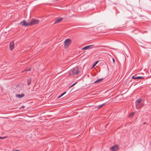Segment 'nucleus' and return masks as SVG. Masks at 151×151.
<instances>
[{
	"mask_svg": "<svg viewBox=\"0 0 151 151\" xmlns=\"http://www.w3.org/2000/svg\"><path fill=\"white\" fill-rule=\"evenodd\" d=\"M79 73V69L77 67H75L69 71L68 74L69 76H71L75 75H77Z\"/></svg>",
	"mask_w": 151,
	"mask_h": 151,
	"instance_id": "nucleus-1",
	"label": "nucleus"
},
{
	"mask_svg": "<svg viewBox=\"0 0 151 151\" xmlns=\"http://www.w3.org/2000/svg\"><path fill=\"white\" fill-rule=\"evenodd\" d=\"M40 21L38 19H32L28 22V24L29 26H32L39 23Z\"/></svg>",
	"mask_w": 151,
	"mask_h": 151,
	"instance_id": "nucleus-2",
	"label": "nucleus"
},
{
	"mask_svg": "<svg viewBox=\"0 0 151 151\" xmlns=\"http://www.w3.org/2000/svg\"><path fill=\"white\" fill-rule=\"evenodd\" d=\"M64 47L65 49L68 47L71 43V40L70 39L68 38L66 39L64 41Z\"/></svg>",
	"mask_w": 151,
	"mask_h": 151,
	"instance_id": "nucleus-3",
	"label": "nucleus"
},
{
	"mask_svg": "<svg viewBox=\"0 0 151 151\" xmlns=\"http://www.w3.org/2000/svg\"><path fill=\"white\" fill-rule=\"evenodd\" d=\"M119 149V146L118 145H116L110 148V150L111 151H116Z\"/></svg>",
	"mask_w": 151,
	"mask_h": 151,
	"instance_id": "nucleus-4",
	"label": "nucleus"
},
{
	"mask_svg": "<svg viewBox=\"0 0 151 151\" xmlns=\"http://www.w3.org/2000/svg\"><path fill=\"white\" fill-rule=\"evenodd\" d=\"M136 106L137 109H140L144 105V104L143 103L139 104H136Z\"/></svg>",
	"mask_w": 151,
	"mask_h": 151,
	"instance_id": "nucleus-5",
	"label": "nucleus"
},
{
	"mask_svg": "<svg viewBox=\"0 0 151 151\" xmlns=\"http://www.w3.org/2000/svg\"><path fill=\"white\" fill-rule=\"evenodd\" d=\"M20 24L21 25L25 27H27L28 26H29L28 22V23H26L25 20L22 21L20 22Z\"/></svg>",
	"mask_w": 151,
	"mask_h": 151,
	"instance_id": "nucleus-6",
	"label": "nucleus"
},
{
	"mask_svg": "<svg viewBox=\"0 0 151 151\" xmlns=\"http://www.w3.org/2000/svg\"><path fill=\"white\" fill-rule=\"evenodd\" d=\"M94 47V45H89L86 46L83 48L82 49V50H86L87 49H91V48H93Z\"/></svg>",
	"mask_w": 151,
	"mask_h": 151,
	"instance_id": "nucleus-7",
	"label": "nucleus"
},
{
	"mask_svg": "<svg viewBox=\"0 0 151 151\" xmlns=\"http://www.w3.org/2000/svg\"><path fill=\"white\" fill-rule=\"evenodd\" d=\"M14 41H12L9 44L10 49L11 50H12L14 47Z\"/></svg>",
	"mask_w": 151,
	"mask_h": 151,
	"instance_id": "nucleus-8",
	"label": "nucleus"
},
{
	"mask_svg": "<svg viewBox=\"0 0 151 151\" xmlns=\"http://www.w3.org/2000/svg\"><path fill=\"white\" fill-rule=\"evenodd\" d=\"M63 19V18L59 17L56 19L54 23L56 24L57 23H58L60 22Z\"/></svg>",
	"mask_w": 151,
	"mask_h": 151,
	"instance_id": "nucleus-9",
	"label": "nucleus"
},
{
	"mask_svg": "<svg viewBox=\"0 0 151 151\" xmlns=\"http://www.w3.org/2000/svg\"><path fill=\"white\" fill-rule=\"evenodd\" d=\"M24 96V95L23 93H22L21 94H17L16 95V97L19 98L20 99H21Z\"/></svg>",
	"mask_w": 151,
	"mask_h": 151,
	"instance_id": "nucleus-10",
	"label": "nucleus"
},
{
	"mask_svg": "<svg viewBox=\"0 0 151 151\" xmlns=\"http://www.w3.org/2000/svg\"><path fill=\"white\" fill-rule=\"evenodd\" d=\"M132 78L134 79H144V78L141 76L135 77L134 76H133L132 77Z\"/></svg>",
	"mask_w": 151,
	"mask_h": 151,
	"instance_id": "nucleus-11",
	"label": "nucleus"
},
{
	"mask_svg": "<svg viewBox=\"0 0 151 151\" xmlns=\"http://www.w3.org/2000/svg\"><path fill=\"white\" fill-rule=\"evenodd\" d=\"M103 80V78L98 79L96 81H95L94 82V83H98L99 82H101Z\"/></svg>",
	"mask_w": 151,
	"mask_h": 151,
	"instance_id": "nucleus-12",
	"label": "nucleus"
},
{
	"mask_svg": "<svg viewBox=\"0 0 151 151\" xmlns=\"http://www.w3.org/2000/svg\"><path fill=\"white\" fill-rule=\"evenodd\" d=\"M27 84L28 85H29L31 83V79L29 78L27 79Z\"/></svg>",
	"mask_w": 151,
	"mask_h": 151,
	"instance_id": "nucleus-13",
	"label": "nucleus"
},
{
	"mask_svg": "<svg viewBox=\"0 0 151 151\" xmlns=\"http://www.w3.org/2000/svg\"><path fill=\"white\" fill-rule=\"evenodd\" d=\"M142 101V99L141 98H140L139 99L137 100L136 101V102L137 103H138V104H139Z\"/></svg>",
	"mask_w": 151,
	"mask_h": 151,
	"instance_id": "nucleus-14",
	"label": "nucleus"
},
{
	"mask_svg": "<svg viewBox=\"0 0 151 151\" xmlns=\"http://www.w3.org/2000/svg\"><path fill=\"white\" fill-rule=\"evenodd\" d=\"M134 112L132 113L129 114V117H132L133 116H134Z\"/></svg>",
	"mask_w": 151,
	"mask_h": 151,
	"instance_id": "nucleus-15",
	"label": "nucleus"
},
{
	"mask_svg": "<svg viewBox=\"0 0 151 151\" xmlns=\"http://www.w3.org/2000/svg\"><path fill=\"white\" fill-rule=\"evenodd\" d=\"M31 68H29L27 69H26L25 70H24V71H30L31 70Z\"/></svg>",
	"mask_w": 151,
	"mask_h": 151,
	"instance_id": "nucleus-16",
	"label": "nucleus"
},
{
	"mask_svg": "<svg viewBox=\"0 0 151 151\" xmlns=\"http://www.w3.org/2000/svg\"><path fill=\"white\" fill-rule=\"evenodd\" d=\"M105 105V103H104L99 106L98 108V109H99L103 106L104 105Z\"/></svg>",
	"mask_w": 151,
	"mask_h": 151,
	"instance_id": "nucleus-17",
	"label": "nucleus"
},
{
	"mask_svg": "<svg viewBox=\"0 0 151 151\" xmlns=\"http://www.w3.org/2000/svg\"><path fill=\"white\" fill-rule=\"evenodd\" d=\"M98 62H99V61H96L95 63L93 64V66H94L95 65H96L98 63Z\"/></svg>",
	"mask_w": 151,
	"mask_h": 151,
	"instance_id": "nucleus-18",
	"label": "nucleus"
},
{
	"mask_svg": "<svg viewBox=\"0 0 151 151\" xmlns=\"http://www.w3.org/2000/svg\"><path fill=\"white\" fill-rule=\"evenodd\" d=\"M77 82H76L74 83L73 84H72V85H71L70 86V87H73V86H74L76 83H77Z\"/></svg>",
	"mask_w": 151,
	"mask_h": 151,
	"instance_id": "nucleus-19",
	"label": "nucleus"
},
{
	"mask_svg": "<svg viewBox=\"0 0 151 151\" xmlns=\"http://www.w3.org/2000/svg\"><path fill=\"white\" fill-rule=\"evenodd\" d=\"M6 137H0V139H4Z\"/></svg>",
	"mask_w": 151,
	"mask_h": 151,
	"instance_id": "nucleus-20",
	"label": "nucleus"
},
{
	"mask_svg": "<svg viewBox=\"0 0 151 151\" xmlns=\"http://www.w3.org/2000/svg\"><path fill=\"white\" fill-rule=\"evenodd\" d=\"M63 95V93H62L60 96H59L58 97V98H60V97H61Z\"/></svg>",
	"mask_w": 151,
	"mask_h": 151,
	"instance_id": "nucleus-21",
	"label": "nucleus"
},
{
	"mask_svg": "<svg viewBox=\"0 0 151 151\" xmlns=\"http://www.w3.org/2000/svg\"><path fill=\"white\" fill-rule=\"evenodd\" d=\"M113 61L114 63L115 62V60L114 58H113Z\"/></svg>",
	"mask_w": 151,
	"mask_h": 151,
	"instance_id": "nucleus-22",
	"label": "nucleus"
},
{
	"mask_svg": "<svg viewBox=\"0 0 151 151\" xmlns=\"http://www.w3.org/2000/svg\"><path fill=\"white\" fill-rule=\"evenodd\" d=\"M66 92L65 91V92H64L63 93V95L65 94L66 93Z\"/></svg>",
	"mask_w": 151,
	"mask_h": 151,
	"instance_id": "nucleus-23",
	"label": "nucleus"
},
{
	"mask_svg": "<svg viewBox=\"0 0 151 151\" xmlns=\"http://www.w3.org/2000/svg\"><path fill=\"white\" fill-rule=\"evenodd\" d=\"M66 92L65 91V92H64L63 93V95L65 94L66 93Z\"/></svg>",
	"mask_w": 151,
	"mask_h": 151,
	"instance_id": "nucleus-24",
	"label": "nucleus"
},
{
	"mask_svg": "<svg viewBox=\"0 0 151 151\" xmlns=\"http://www.w3.org/2000/svg\"><path fill=\"white\" fill-rule=\"evenodd\" d=\"M24 106H22V108H24Z\"/></svg>",
	"mask_w": 151,
	"mask_h": 151,
	"instance_id": "nucleus-25",
	"label": "nucleus"
},
{
	"mask_svg": "<svg viewBox=\"0 0 151 151\" xmlns=\"http://www.w3.org/2000/svg\"><path fill=\"white\" fill-rule=\"evenodd\" d=\"M100 47H105V46H100Z\"/></svg>",
	"mask_w": 151,
	"mask_h": 151,
	"instance_id": "nucleus-26",
	"label": "nucleus"
},
{
	"mask_svg": "<svg viewBox=\"0 0 151 151\" xmlns=\"http://www.w3.org/2000/svg\"><path fill=\"white\" fill-rule=\"evenodd\" d=\"M140 46L141 47H142L143 48V47L142 46L140 45Z\"/></svg>",
	"mask_w": 151,
	"mask_h": 151,
	"instance_id": "nucleus-27",
	"label": "nucleus"
},
{
	"mask_svg": "<svg viewBox=\"0 0 151 151\" xmlns=\"http://www.w3.org/2000/svg\"><path fill=\"white\" fill-rule=\"evenodd\" d=\"M70 87V86L69 87V88H71V87Z\"/></svg>",
	"mask_w": 151,
	"mask_h": 151,
	"instance_id": "nucleus-28",
	"label": "nucleus"
}]
</instances>
